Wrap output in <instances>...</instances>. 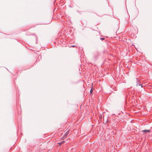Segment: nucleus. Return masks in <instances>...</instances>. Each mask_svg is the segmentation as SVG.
I'll list each match as a JSON object with an SVG mask.
<instances>
[{
    "label": "nucleus",
    "mask_w": 152,
    "mask_h": 152,
    "mask_svg": "<svg viewBox=\"0 0 152 152\" xmlns=\"http://www.w3.org/2000/svg\"><path fill=\"white\" fill-rule=\"evenodd\" d=\"M150 132V130H145L142 131V132L143 133L146 134L147 132Z\"/></svg>",
    "instance_id": "obj_1"
},
{
    "label": "nucleus",
    "mask_w": 152,
    "mask_h": 152,
    "mask_svg": "<svg viewBox=\"0 0 152 152\" xmlns=\"http://www.w3.org/2000/svg\"><path fill=\"white\" fill-rule=\"evenodd\" d=\"M69 131V130H68L67 131H66V132L64 135V137H66L67 136L68 134H69L68 132Z\"/></svg>",
    "instance_id": "obj_2"
},
{
    "label": "nucleus",
    "mask_w": 152,
    "mask_h": 152,
    "mask_svg": "<svg viewBox=\"0 0 152 152\" xmlns=\"http://www.w3.org/2000/svg\"><path fill=\"white\" fill-rule=\"evenodd\" d=\"M65 142V141H62L61 142L59 143V144L61 145V144H63Z\"/></svg>",
    "instance_id": "obj_3"
},
{
    "label": "nucleus",
    "mask_w": 152,
    "mask_h": 152,
    "mask_svg": "<svg viewBox=\"0 0 152 152\" xmlns=\"http://www.w3.org/2000/svg\"><path fill=\"white\" fill-rule=\"evenodd\" d=\"M93 90L92 88L91 89L90 91V93H92L93 92Z\"/></svg>",
    "instance_id": "obj_4"
},
{
    "label": "nucleus",
    "mask_w": 152,
    "mask_h": 152,
    "mask_svg": "<svg viewBox=\"0 0 152 152\" xmlns=\"http://www.w3.org/2000/svg\"><path fill=\"white\" fill-rule=\"evenodd\" d=\"M100 39L102 41L104 40L105 39L104 38H100Z\"/></svg>",
    "instance_id": "obj_5"
},
{
    "label": "nucleus",
    "mask_w": 152,
    "mask_h": 152,
    "mask_svg": "<svg viewBox=\"0 0 152 152\" xmlns=\"http://www.w3.org/2000/svg\"><path fill=\"white\" fill-rule=\"evenodd\" d=\"M138 85L139 86H141V87H142H142H142V85H141L140 84H138Z\"/></svg>",
    "instance_id": "obj_6"
},
{
    "label": "nucleus",
    "mask_w": 152,
    "mask_h": 152,
    "mask_svg": "<svg viewBox=\"0 0 152 152\" xmlns=\"http://www.w3.org/2000/svg\"><path fill=\"white\" fill-rule=\"evenodd\" d=\"M75 45H72V47H75Z\"/></svg>",
    "instance_id": "obj_7"
}]
</instances>
